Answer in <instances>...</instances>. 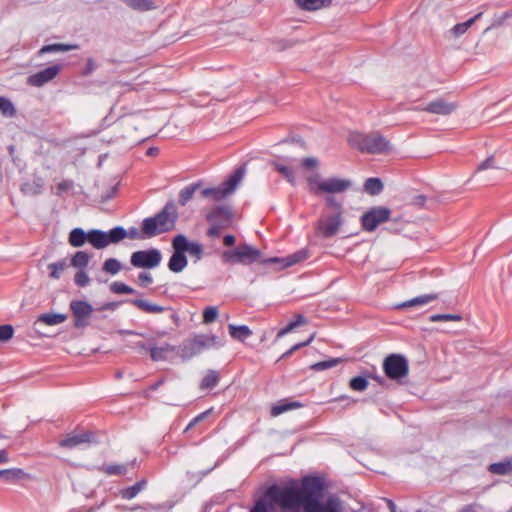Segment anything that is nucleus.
Wrapping results in <instances>:
<instances>
[{
    "label": "nucleus",
    "instance_id": "obj_7",
    "mask_svg": "<svg viewBox=\"0 0 512 512\" xmlns=\"http://www.w3.org/2000/svg\"><path fill=\"white\" fill-rule=\"evenodd\" d=\"M88 242L96 249H103L110 244H116L127 237V231L120 226L114 227L109 232L97 229L88 231Z\"/></svg>",
    "mask_w": 512,
    "mask_h": 512
},
{
    "label": "nucleus",
    "instance_id": "obj_19",
    "mask_svg": "<svg viewBox=\"0 0 512 512\" xmlns=\"http://www.w3.org/2000/svg\"><path fill=\"white\" fill-rule=\"evenodd\" d=\"M436 299H438L437 293L425 294V295L417 296L415 298H412L410 300H407V301L399 304L398 308L406 309V308H412V307H417V306H424Z\"/></svg>",
    "mask_w": 512,
    "mask_h": 512
},
{
    "label": "nucleus",
    "instance_id": "obj_45",
    "mask_svg": "<svg viewBox=\"0 0 512 512\" xmlns=\"http://www.w3.org/2000/svg\"><path fill=\"white\" fill-rule=\"evenodd\" d=\"M511 13L506 11L504 13H502L501 15H498V16H495L491 25L488 26L485 30H484V33H487L488 31H490L491 29L493 28H496V27H500L504 24V22L511 17Z\"/></svg>",
    "mask_w": 512,
    "mask_h": 512
},
{
    "label": "nucleus",
    "instance_id": "obj_16",
    "mask_svg": "<svg viewBox=\"0 0 512 512\" xmlns=\"http://www.w3.org/2000/svg\"><path fill=\"white\" fill-rule=\"evenodd\" d=\"M206 219L209 223L223 225L224 229L230 226L232 213L227 207H216L207 214Z\"/></svg>",
    "mask_w": 512,
    "mask_h": 512
},
{
    "label": "nucleus",
    "instance_id": "obj_2",
    "mask_svg": "<svg viewBox=\"0 0 512 512\" xmlns=\"http://www.w3.org/2000/svg\"><path fill=\"white\" fill-rule=\"evenodd\" d=\"M307 182L313 194H328L323 212L315 224V233L323 238H331L339 233L344 224L343 205L332 194L349 190L352 182L349 179L336 177L320 179L317 175L308 177Z\"/></svg>",
    "mask_w": 512,
    "mask_h": 512
},
{
    "label": "nucleus",
    "instance_id": "obj_52",
    "mask_svg": "<svg viewBox=\"0 0 512 512\" xmlns=\"http://www.w3.org/2000/svg\"><path fill=\"white\" fill-rule=\"evenodd\" d=\"M153 283V277L149 272H141L138 275V284L141 287H147Z\"/></svg>",
    "mask_w": 512,
    "mask_h": 512
},
{
    "label": "nucleus",
    "instance_id": "obj_50",
    "mask_svg": "<svg viewBox=\"0 0 512 512\" xmlns=\"http://www.w3.org/2000/svg\"><path fill=\"white\" fill-rule=\"evenodd\" d=\"M213 408H210L202 413H200L199 415H197L195 418H193L190 423L187 425L185 431H188L189 429H191L192 427H194L196 424H198L199 422L203 421L208 415L211 414Z\"/></svg>",
    "mask_w": 512,
    "mask_h": 512
},
{
    "label": "nucleus",
    "instance_id": "obj_51",
    "mask_svg": "<svg viewBox=\"0 0 512 512\" xmlns=\"http://www.w3.org/2000/svg\"><path fill=\"white\" fill-rule=\"evenodd\" d=\"M90 279L84 270H80L75 275V283L80 287L88 285Z\"/></svg>",
    "mask_w": 512,
    "mask_h": 512
},
{
    "label": "nucleus",
    "instance_id": "obj_24",
    "mask_svg": "<svg viewBox=\"0 0 512 512\" xmlns=\"http://www.w3.org/2000/svg\"><path fill=\"white\" fill-rule=\"evenodd\" d=\"M228 330H229L230 336L233 339L241 341V342L245 341L248 337H250L252 335V331L246 325L236 326L234 324H229Z\"/></svg>",
    "mask_w": 512,
    "mask_h": 512
},
{
    "label": "nucleus",
    "instance_id": "obj_41",
    "mask_svg": "<svg viewBox=\"0 0 512 512\" xmlns=\"http://www.w3.org/2000/svg\"><path fill=\"white\" fill-rule=\"evenodd\" d=\"M66 266L67 265H66L65 261H60V262L49 264L48 269L50 271V273H49L50 278L59 279L61 273L65 270Z\"/></svg>",
    "mask_w": 512,
    "mask_h": 512
},
{
    "label": "nucleus",
    "instance_id": "obj_21",
    "mask_svg": "<svg viewBox=\"0 0 512 512\" xmlns=\"http://www.w3.org/2000/svg\"><path fill=\"white\" fill-rule=\"evenodd\" d=\"M220 381V374L218 371L209 369L203 376L199 388L200 390H210L218 385Z\"/></svg>",
    "mask_w": 512,
    "mask_h": 512
},
{
    "label": "nucleus",
    "instance_id": "obj_28",
    "mask_svg": "<svg viewBox=\"0 0 512 512\" xmlns=\"http://www.w3.org/2000/svg\"><path fill=\"white\" fill-rule=\"evenodd\" d=\"M133 305L145 313L157 314L164 311V307L150 303L146 300L136 299L132 301Z\"/></svg>",
    "mask_w": 512,
    "mask_h": 512
},
{
    "label": "nucleus",
    "instance_id": "obj_17",
    "mask_svg": "<svg viewBox=\"0 0 512 512\" xmlns=\"http://www.w3.org/2000/svg\"><path fill=\"white\" fill-rule=\"evenodd\" d=\"M92 440V434L89 432L84 433H70L64 439L59 441V446L62 448H74L83 443H89Z\"/></svg>",
    "mask_w": 512,
    "mask_h": 512
},
{
    "label": "nucleus",
    "instance_id": "obj_33",
    "mask_svg": "<svg viewBox=\"0 0 512 512\" xmlns=\"http://www.w3.org/2000/svg\"><path fill=\"white\" fill-rule=\"evenodd\" d=\"M200 184L194 183L186 186L179 192V203L185 206L194 196L195 191L199 188Z\"/></svg>",
    "mask_w": 512,
    "mask_h": 512
},
{
    "label": "nucleus",
    "instance_id": "obj_43",
    "mask_svg": "<svg viewBox=\"0 0 512 512\" xmlns=\"http://www.w3.org/2000/svg\"><path fill=\"white\" fill-rule=\"evenodd\" d=\"M349 386L354 391H364L368 387V381L364 377L357 376L350 380Z\"/></svg>",
    "mask_w": 512,
    "mask_h": 512
},
{
    "label": "nucleus",
    "instance_id": "obj_46",
    "mask_svg": "<svg viewBox=\"0 0 512 512\" xmlns=\"http://www.w3.org/2000/svg\"><path fill=\"white\" fill-rule=\"evenodd\" d=\"M273 166L280 174H282L287 179V181H289L290 183L295 182V177L292 169L278 163H274Z\"/></svg>",
    "mask_w": 512,
    "mask_h": 512
},
{
    "label": "nucleus",
    "instance_id": "obj_36",
    "mask_svg": "<svg viewBox=\"0 0 512 512\" xmlns=\"http://www.w3.org/2000/svg\"><path fill=\"white\" fill-rule=\"evenodd\" d=\"M0 112L5 117H14L17 113L13 103L8 98L2 96H0Z\"/></svg>",
    "mask_w": 512,
    "mask_h": 512
},
{
    "label": "nucleus",
    "instance_id": "obj_58",
    "mask_svg": "<svg viewBox=\"0 0 512 512\" xmlns=\"http://www.w3.org/2000/svg\"><path fill=\"white\" fill-rule=\"evenodd\" d=\"M494 163H495L494 157L493 156L488 157L481 164H479V166L477 168V171H483V170H486V169L495 168Z\"/></svg>",
    "mask_w": 512,
    "mask_h": 512
},
{
    "label": "nucleus",
    "instance_id": "obj_9",
    "mask_svg": "<svg viewBox=\"0 0 512 512\" xmlns=\"http://www.w3.org/2000/svg\"><path fill=\"white\" fill-rule=\"evenodd\" d=\"M383 371L391 379L400 381L409 374L407 359L400 354H390L383 361Z\"/></svg>",
    "mask_w": 512,
    "mask_h": 512
},
{
    "label": "nucleus",
    "instance_id": "obj_4",
    "mask_svg": "<svg viewBox=\"0 0 512 512\" xmlns=\"http://www.w3.org/2000/svg\"><path fill=\"white\" fill-rule=\"evenodd\" d=\"M178 213L173 203H167L163 209L153 217L145 218L142 222V232L148 237L171 231L174 229Z\"/></svg>",
    "mask_w": 512,
    "mask_h": 512
},
{
    "label": "nucleus",
    "instance_id": "obj_39",
    "mask_svg": "<svg viewBox=\"0 0 512 512\" xmlns=\"http://www.w3.org/2000/svg\"><path fill=\"white\" fill-rule=\"evenodd\" d=\"M90 260V256L85 251H78L71 260V265L76 268H85Z\"/></svg>",
    "mask_w": 512,
    "mask_h": 512
},
{
    "label": "nucleus",
    "instance_id": "obj_23",
    "mask_svg": "<svg viewBox=\"0 0 512 512\" xmlns=\"http://www.w3.org/2000/svg\"><path fill=\"white\" fill-rule=\"evenodd\" d=\"M0 478H3L7 482H12L15 480L21 479H29L30 475L20 468H11L0 470Z\"/></svg>",
    "mask_w": 512,
    "mask_h": 512
},
{
    "label": "nucleus",
    "instance_id": "obj_54",
    "mask_svg": "<svg viewBox=\"0 0 512 512\" xmlns=\"http://www.w3.org/2000/svg\"><path fill=\"white\" fill-rule=\"evenodd\" d=\"M339 363V359H331L329 361H321L314 364L312 367L316 370H324L336 366Z\"/></svg>",
    "mask_w": 512,
    "mask_h": 512
},
{
    "label": "nucleus",
    "instance_id": "obj_48",
    "mask_svg": "<svg viewBox=\"0 0 512 512\" xmlns=\"http://www.w3.org/2000/svg\"><path fill=\"white\" fill-rule=\"evenodd\" d=\"M432 322H440V321H460L461 317L455 314H436L430 317Z\"/></svg>",
    "mask_w": 512,
    "mask_h": 512
},
{
    "label": "nucleus",
    "instance_id": "obj_18",
    "mask_svg": "<svg viewBox=\"0 0 512 512\" xmlns=\"http://www.w3.org/2000/svg\"><path fill=\"white\" fill-rule=\"evenodd\" d=\"M307 258V253L304 251H299L293 255L288 256L287 258H269L261 261L264 264L268 263H281L284 267H290L304 259Z\"/></svg>",
    "mask_w": 512,
    "mask_h": 512
},
{
    "label": "nucleus",
    "instance_id": "obj_30",
    "mask_svg": "<svg viewBox=\"0 0 512 512\" xmlns=\"http://www.w3.org/2000/svg\"><path fill=\"white\" fill-rule=\"evenodd\" d=\"M488 471L496 475H508L512 473V461L505 460L503 462L492 463L488 467Z\"/></svg>",
    "mask_w": 512,
    "mask_h": 512
},
{
    "label": "nucleus",
    "instance_id": "obj_8",
    "mask_svg": "<svg viewBox=\"0 0 512 512\" xmlns=\"http://www.w3.org/2000/svg\"><path fill=\"white\" fill-rule=\"evenodd\" d=\"M260 257L261 252L247 244L240 245L233 250L225 251L222 255V259L225 263L243 265L258 262L260 261Z\"/></svg>",
    "mask_w": 512,
    "mask_h": 512
},
{
    "label": "nucleus",
    "instance_id": "obj_44",
    "mask_svg": "<svg viewBox=\"0 0 512 512\" xmlns=\"http://www.w3.org/2000/svg\"><path fill=\"white\" fill-rule=\"evenodd\" d=\"M101 469L107 475H122L126 472V467L119 464L105 465Z\"/></svg>",
    "mask_w": 512,
    "mask_h": 512
},
{
    "label": "nucleus",
    "instance_id": "obj_5",
    "mask_svg": "<svg viewBox=\"0 0 512 512\" xmlns=\"http://www.w3.org/2000/svg\"><path fill=\"white\" fill-rule=\"evenodd\" d=\"M221 346V340L216 335L198 334L192 339L187 340L182 347V356L192 358L205 350L218 348Z\"/></svg>",
    "mask_w": 512,
    "mask_h": 512
},
{
    "label": "nucleus",
    "instance_id": "obj_55",
    "mask_svg": "<svg viewBox=\"0 0 512 512\" xmlns=\"http://www.w3.org/2000/svg\"><path fill=\"white\" fill-rule=\"evenodd\" d=\"M168 350L167 348H158V347H152L150 349V356L152 360L158 361L164 359V354Z\"/></svg>",
    "mask_w": 512,
    "mask_h": 512
},
{
    "label": "nucleus",
    "instance_id": "obj_38",
    "mask_svg": "<svg viewBox=\"0 0 512 512\" xmlns=\"http://www.w3.org/2000/svg\"><path fill=\"white\" fill-rule=\"evenodd\" d=\"M102 269L104 272H106L108 274L116 275L121 271L122 265L117 259L108 258L103 263Z\"/></svg>",
    "mask_w": 512,
    "mask_h": 512
},
{
    "label": "nucleus",
    "instance_id": "obj_29",
    "mask_svg": "<svg viewBox=\"0 0 512 512\" xmlns=\"http://www.w3.org/2000/svg\"><path fill=\"white\" fill-rule=\"evenodd\" d=\"M306 323H307V320L303 315H301V314L295 315V319L293 321H291L284 328H282L278 331L277 339L282 338L286 334L292 332L297 327L305 325Z\"/></svg>",
    "mask_w": 512,
    "mask_h": 512
},
{
    "label": "nucleus",
    "instance_id": "obj_27",
    "mask_svg": "<svg viewBox=\"0 0 512 512\" xmlns=\"http://www.w3.org/2000/svg\"><path fill=\"white\" fill-rule=\"evenodd\" d=\"M483 13L479 12L469 20L463 23H458L454 25L451 29V33L455 37H459L467 32V30L478 20L482 17Z\"/></svg>",
    "mask_w": 512,
    "mask_h": 512
},
{
    "label": "nucleus",
    "instance_id": "obj_32",
    "mask_svg": "<svg viewBox=\"0 0 512 512\" xmlns=\"http://www.w3.org/2000/svg\"><path fill=\"white\" fill-rule=\"evenodd\" d=\"M145 485H146V481L141 480L130 487L122 489L120 491V495L123 499H127V500L133 499L134 497H136L138 495V493L140 491H142L144 489Z\"/></svg>",
    "mask_w": 512,
    "mask_h": 512
},
{
    "label": "nucleus",
    "instance_id": "obj_1",
    "mask_svg": "<svg viewBox=\"0 0 512 512\" xmlns=\"http://www.w3.org/2000/svg\"><path fill=\"white\" fill-rule=\"evenodd\" d=\"M324 489L323 480L311 476L284 486L272 485L250 512H273V504L293 512L299 508H303L304 512H341V504L336 497H329L325 503H320Z\"/></svg>",
    "mask_w": 512,
    "mask_h": 512
},
{
    "label": "nucleus",
    "instance_id": "obj_56",
    "mask_svg": "<svg viewBox=\"0 0 512 512\" xmlns=\"http://www.w3.org/2000/svg\"><path fill=\"white\" fill-rule=\"evenodd\" d=\"M73 187V181L71 180H62L57 184V194L61 195L64 192H67L68 190L72 189Z\"/></svg>",
    "mask_w": 512,
    "mask_h": 512
},
{
    "label": "nucleus",
    "instance_id": "obj_59",
    "mask_svg": "<svg viewBox=\"0 0 512 512\" xmlns=\"http://www.w3.org/2000/svg\"><path fill=\"white\" fill-rule=\"evenodd\" d=\"M223 229V225H217L215 223H210V228L207 231V234L211 237H217L220 235L221 230Z\"/></svg>",
    "mask_w": 512,
    "mask_h": 512
},
{
    "label": "nucleus",
    "instance_id": "obj_6",
    "mask_svg": "<svg viewBox=\"0 0 512 512\" xmlns=\"http://www.w3.org/2000/svg\"><path fill=\"white\" fill-rule=\"evenodd\" d=\"M244 175V168H238L220 187L203 189L201 195L216 202L221 201L234 192Z\"/></svg>",
    "mask_w": 512,
    "mask_h": 512
},
{
    "label": "nucleus",
    "instance_id": "obj_13",
    "mask_svg": "<svg viewBox=\"0 0 512 512\" xmlns=\"http://www.w3.org/2000/svg\"><path fill=\"white\" fill-rule=\"evenodd\" d=\"M70 309L74 316V326L86 327L93 312L92 305L83 300H73L70 303Z\"/></svg>",
    "mask_w": 512,
    "mask_h": 512
},
{
    "label": "nucleus",
    "instance_id": "obj_31",
    "mask_svg": "<svg viewBox=\"0 0 512 512\" xmlns=\"http://www.w3.org/2000/svg\"><path fill=\"white\" fill-rule=\"evenodd\" d=\"M86 241H88L87 233L81 228H75L69 234V243L73 247H81Z\"/></svg>",
    "mask_w": 512,
    "mask_h": 512
},
{
    "label": "nucleus",
    "instance_id": "obj_42",
    "mask_svg": "<svg viewBox=\"0 0 512 512\" xmlns=\"http://www.w3.org/2000/svg\"><path fill=\"white\" fill-rule=\"evenodd\" d=\"M219 311L216 306H208L203 311V323L210 324L218 317Z\"/></svg>",
    "mask_w": 512,
    "mask_h": 512
},
{
    "label": "nucleus",
    "instance_id": "obj_47",
    "mask_svg": "<svg viewBox=\"0 0 512 512\" xmlns=\"http://www.w3.org/2000/svg\"><path fill=\"white\" fill-rule=\"evenodd\" d=\"M314 339V334H312L310 336L309 339H307L306 341L304 342H300V343H297L295 344L294 346H292L289 350H287L281 357L280 359H285L287 357H289L290 355H292L295 351L299 350L300 348L302 347H305V346H308Z\"/></svg>",
    "mask_w": 512,
    "mask_h": 512
},
{
    "label": "nucleus",
    "instance_id": "obj_26",
    "mask_svg": "<svg viewBox=\"0 0 512 512\" xmlns=\"http://www.w3.org/2000/svg\"><path fill=\"white\" fill-rule=\"evenodd\" d=\"M297 5L307 11H315L329 6L332 0H295Z\"/></svg>",
    "mask_w": 512,
    "mask_h": 512
},
{
    "label": "nucleus",
    "instance_id": "obj_3",
    "mask_svg": "<svg viewBox=\"0 0 512 512\" xmlns=\"http://www.w3.org/2000/svg\"><path fill=\"white\" fill-rule=\"evenodd\" d=\"M347 141L351 148L361 153L386 154L392 149L390 142L379 132L353 131L349 133Z\"/></svg>",
    "mask_w": 512,
    "mask_h": 512
},
{
    "label": "nucleus",
    "instance_id": "obj_35",
    "mask_svg": "<svg viewBox=\"0 0 512 512\" xmlns=\"http://www.w3.org/2000/svg\"><path fill=\"white\" fill-rule=\"evenodd\" d=\"M364 189L370 195H377L383 189V184L378 178H368L364 183Z\"/></svg>",
    "mask_w": 512,
    "mask_h": 512
},
{
    "label": "nucleus",
    "instance_id": "obj_40",
    "mask_svg": "<svg viewBox=\"0 0 512 512\" xmlns=\"http://www.w3.org/2000/svg\"><path fill=\"white\" fill-rule=\"evenodd\" d=\"M110 290L114 294H118V295H121V294H133L135 292V290L132 287H130V286H128L125 283L120 282V281L113 282L110 285Z\"/></svg>",
    "mask_w": 512,
    "mask_h": 512
},
{
    "label": "nucleus",
    "instance_id": "obj_22",
    "mask_svg": "<svg viewBox=\"0 0 512 512\" xmlns=\"http://www.w3.org/2000/svg\"><path fill=\"white\" fill-rule=\"evenodd\" d=\"M67 316L65 314L60 313H45L41 314L37 317L35 325L38 323H42L48 326H54L65 322Z\"/></svg>",
    "mask_w": 512,
    "mask_h": 512
},
{
    "label": "nucleus",
    "instance_id": "obj_15",
    "mask_svg": "<svg viewBox=\"0 0 512 512\" xmlns=\"http://www.w3.org/2000/svg\"><path fill=\"white\" fill-rule=\"evenodd\" d=\"M456 109V105L443 99L430 102L423 108H415V111H425L436 115H449Z\"/></svg>",
    "mask_w": 512,
    "mask_h": 512
},
{
    "label": "nucleus",
    "instance_id": "obj_10",
    "mask_svg": "<svg viewBox=\"0 0 512 512\" xmlns=\"http://www.w3.org/2000/svg\"><path fill=\"white\" fill-rule=\"evenodd\" d=\"M390 216L391 210L389 208L372 207L361 216V227L366 232H373L379 225L387 222Z\"/></svg>",
    "mask_w": 512,
    "mask_h": 512
},
{
    "label": "nucleus",
    "instance_id": "obj_37",
    "mask_svg": "<svg viewBox=\"0 0 512 512\" xmlns=\"http://www.w3.org/2000/svg\"><path fill=\"white\" fill-rule=\"evenodd\" d=\"M74 48H76V46L57 43L43 46L38 53L39 55H43L51 52L69 51Z\"/></svg>",
    "mask_w": 512,
    "mask_h": 512
},
{
    "label": "nucleus",
    "instance_id": "obj_49",
    "mask_svg": "<svg viewBox=\"0 0 512 512\" xmlns=\"http://www.w3.org/2000/svg\"><path fill=\"white\" fill-rule=\"evenodd\" d=\"M14 329L11 325L0 326V341H8L13 337Z\"/></svg>",
    "mask_w": 512,
    "mask_h": 512
},
{
    "label": "nucleus",
    "instance_id": "obj_53",
    "mask_svg": "<svg viewBox=\"0 0 512 512\" xmlns=\"http://www.w3.org/2000/svg\"><path fill=\"white\" fill-rule=\"evenodd\" d=\"M339 363V359H331L329 361H321L314 364L312 367L316 370H324L336 366Z\"/></svg>",
    "mask_w": 512,
    "mask_h": 512
},
{
    "label": "nucleus",
    "instance_id": "obj_64",
    "mask_svg": "<svg viewBox=\"0 0 512 512\" xmlns=\"http://www.w3.org/2000/svg\"><path fill=\"white\" fill-rule=\"evenodd\" d=\"M158 152H159L158 148H153V147H152V148H149V149L147 150V155H148V156H155V155H157V154H158Z\"/></svg>",
    "mask_w": 512,
    "mask_h": 512
},
{
    "label": "nucleus",
    "instance_id": "obj_12",
    "mask_svg": "<svg viewBox=\"0 0 512 512\" xmlns=\"http://www.w3.org/2000/svg\"><path fill=\"white\" fill-rule=\"evenodd\" d=\"M173 254L169 259L168 268L174 272L179 273L185 269L188 264L185 256L184 240L180 238H173L172 240Z\"/></svg>",
    "mask_w": 512,
    "mask_h": 512
},
{
    "label": "nucleus",
    "instance_id": "obj_57",
    "mask_svg": "<svg viewBox=\"0 0 512 512\" xmlns=\"http://www.w3.org/2000/svg\"><path fill=\"white\" fill-rule=\"evenodd\" d=\"M318 164V160L314 157H307L302 160V166L306 169H315Z\"/></svg>",
    "mask_w": 512,
    "mask_h": 512
},
{
    "label": "nucleus",
    "instance_id": "obj_60",
    "mask_svg": "<svg viewBox=\"0 0 512 512\" xmlns=\"http://www.w3.org/2000/svg\"><path fill=\"white\" fill-rule=\"evenodd\" d=\"M127 237L131 238V239H144V238H147L143 232H139L138 229L136 228H132L129 230V232H127Z\"/></svg>",
    "mask_w": 512,
    "mask_h": 512
},
{
    "label": "nucleus",
    "instance_id": "obj_11",
    "mask_svg": "<svg viewBox=\"0 0 512 512\" xmlns=\"http://www.w3.org/2000/svg\"><path fill=\"white\" fill-rule=\"evenodd\" d=\"M161 258L160 251L152 248L132 253L130 262L136 268H155L160 264Z\"/></svg>",
    "mask_w": 512,
    "mask_h": 512
},
{
    "label": "nucleus",
    "instance_id": "obj_62",
    "mask_svg": "<svg viewBox=\"0 0 512 512\" xmlns=\"http://www.w3.org/2000/svg\"><path fill=\"white\" fill-rule=\"evenodd\" d=\"M8 462V453L6 450H0V464Z\"/></svg>",
    "mask_w": 512,
    "mask_h": 512
},
{
    "label": "nucleus",
    "instance_id": "obj_20",
    "mask_svg": "<svg viewBox=\"0 0 512 512\" xmlns=\"http://www.w3.org/2000/svg\"><path fill=\"white\" fill-rule=\"evenodd\" d=\"M302 406V403H300L299 401H290L288 399H283L271 407V415L273 417H276L284 412L293 409H298L301 408Z\"/></svg>",
    "mask_w": 512,
    "mask_h": 512
},
{
    "label": "nucleus",
    "instance_id": "obj_34",
    "mask_svg": "<svg viewBox=\"0 0 512 512\" xmlns=\"http://www.w3.org/2000/svg\"><path fill=\"white\" fill-rule=\"evenodd\" d=\"M127 6L134 10L147 11L154 9L153 0H122Z\"/></svg>",
    "mask_w": 512,
    "mask_h": 512
},
{
    "label": "nucleus",
    "instance_id": "obj_61",
    "mask_svg": "<svg viewBox=\"0 0 512 512\" xmlns=\"http://www.w3.org/2000/svg\"><path fill=\"white\" fill-rule=\"evenodd\" d=\"M235 237L233 235H226L224 238H223V243L225 246H233L235 244Z\"/></svg>",
    "mask_w": 512,
    "mask_h": 512
},
{
    "label": "nucleus",
    "instance_id": "obj_14",
    "mask_svg": "<svg viewBox=\"0 0 512 512\" xmlns=\"http://www.w3.org/2000/svg\"><path fill=\"white\" fill-rule=\"evenodd\" d=\"M61 66L59 64L51 65L27 78V84L32 87H42L51 82L59 74Z\"/></svg>",
    "mask_w": 512,
    "mask_h": 512
},
{
    "label": "nucleus",
    "instance_id": "obj_63",
    "mask_svg": "<svg viewBox=\"0 0 512 512\" xmlns=\"http://www.w3.org/2000/svg\"><path fill=\"white\" fill-rule=\"evenodd\" d=\"M474 511H475V506L472 504L466 505L461 510H459V512H474Z\"/></svg>",
    "mask_w": 512,
    "mask_h": 512
},
{
    "label": "nucleus",
    "instance_id": "obj_25",
    "mask_svg": "<svg viewBox=\"0 0 512 512\" xmlns=\"http://www.w3.org/2000/svg\"><path fill=\"white\" fill-rule=\"evenodd\" d=\"M174 238H180L184 240V246L186 247L185 252H188L191 256H194L196 260H199L203 254V246L198 242H188L186 236L178 234Z\"/></svg>",
    "mask_w": 512,
    "mask_h": 512
}]
</instances>
